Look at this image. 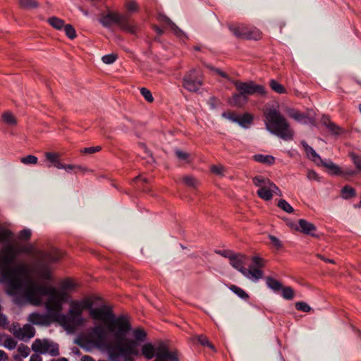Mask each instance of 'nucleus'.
Returning a JSON list of instances; mask_svg holds the SVG:
<instances>
[{
  "label": "nucleus",
  "instance_id": "obj_1",
  "mask_svg": "<svg viewBox=\"0 0 361 361\" xmlns=\"http://www.w3.org/2000/svg\"><path fill=\"white\" fill-rule=\"evenodd\" d=\"M49 296L46 307L49 313L56 320V314H61L62 304L66 301L67 295L65 292L58 293L55 288L45 285H40L32 281L24 291V295L16 299V304L18 305L30 303L39 305L42 302V296Z\"/></svg>",
  "mask_w": 361,
  "mask_h": 361
},
{
  "label": "nucleus",
  "instance_id": "obj_2",
  "mask_svg": "<svg viewBox=\"0 0 361 361\" xmlns=\"http://www.w3.org/2000/svg\"><path fill=\"white\" fill-rule=\"evenodd\" d=\"M129 329L121 337L114 336V346H110L111 349V357L112 360L119 357H127L131 355L137 356L140 354L138 346L147 339V333L142 328L133 329V338H127V335L131 330V325L128 321Z\"/></svg>",
  "mask_w": 361,
  "mask_h": 361
},
{
  "label": "nucleus",
  "instance_id": "obj_3",
  "mask_svg": "<svg viewBox=\"0 0 361 361\" xmlns=\"http://www.w3.org/2000/svg\"><path fill=\"white\" fill-rule=\"evenodd\" d=\"M90 316L94 320L104 322L107 331L113 336L120 338L129 329L128 318L125 315L116 317L111 309L106 305L91 309Z\"/></svg>",
  "mask_w": 361,
  "mask_h": 361
},
{
  "label": "nucleus",
  "instance_id": "obj_4",
  "mask_svg": "<svg viewBox=\"0 0 361 361\" xmlns=\"http://www.w3.org/2000/svg\"><path fill=\"white\" fill-rule=\"evenodd\" d=\"M266 128L271 134L284 140L293 137V130L286 118L275 107L267 108L264 111Z\"/></svg>",
  "mask_w": 361,
  "mask_h": 361
},
{
  "label": "nucleus",
  "instance_id": "obj_5",
  "mask_svg": "<svg viewBox=\"0 0 361 361\" xmlns=\"http://www.w3.org/2000/svg\"><path fill=\"white\" fill-rule=\"evenodd\" d=\"M13 233L9 229L0 226V243H5L2 252L0 253V283L4 282V276L6 271L11 269V265L15 262L20 254L18 248L11 243Z\"/></svg>",
  "mask_w": 361,
  "mask_h": 361
},
{
  "label": "nucleus",
  "instance_id": "obj_6",
  "mask_svg": "<svg viewBox=\"0 0 361 361\" xmlns=\"http://www.w3.org/2000/svg\"><path fill=\"white\" fill-rule=\"evenodd\" d=\"M27 273V267L23 264H20L13 267L4 274L2 283L6 284L5 291L8 295L13 297V301L15 304L16 299L23 296L24 291L29 286L30 281H27V286L25 288L22 279Z\"/></svg>",
  "mask_w": 361,
  "mask_h": 361
},
{
  "label": "nucleus",
  "instance_id": "obj_7",
  "mask_svg": "<svg viewBox=\"0 0 361 361\" xmlns=\"http://www.w3.org/2000/svg\"><path fill=\"white\" fill-rule=\"evenodd\" d=\"M99 21L106 28H110L115 24L125 32L131 34H135L136 32L135 25L131 23L127 15H122L117 12H108L106 14L102 15Z\"/></svg>",
  "mask_w": 361,
  "mask_h": 361
},
{
  "label": "nucleus",
  "instance_id": "obj_8",
  "mask_svg": "<svg viewBox=\"0 0 361 361\" xmlns=\"http://www.w3.org/2000/svg\"><path fill=\"white\" fill-rule=\"evenodd\" d=\"M106 333L105 329L102 325H97L89 330L87 337L77 343L84 348L87 345L94 346L97 348H106L111 355V349L110 346H114V344L106 343Z\"/></svg>",
  "mask_w": 361,
  "mask_h": 361
},
{
  "label": "nucleus",
  "instance_id": "obj_9",
  "mask_svg": "<svg viewBox=\"0 0 361 361\" xmlns=\"http://www.w3.org/2000/svg\"><path fill=\"white\" fill-rule=\"evenodd\" d=\"M141 351L142 355L147 360L156 357L155 360H157V356L161 352L166 354V357L162 358L161 361H179L176 352L170 351L168 345L164 342H160L156 347L151 343H147L142 346Z\"/></svg>",
  "mask_w": 361,
  "mask_h": 361
},
{
  "label": "nucleus",
  "instance_id": "obj_10",
  "mask_svg": "<svg viewBox=\"0 0 361 361\" xmlns=\"http://www.w3.org/2000/svg\"><path fill=\"white\" fill-rule=\"evenodd\" d=\"M62 257V252L56 249H53L49 252H42L37 265L39 276L44 279L50 280L51 276L49 264L59 262Z\"/></svg>",
  "mask_w": 361,
  "mask_h": 361
},
{
  "label": "nucleus",
  "instance_id": "obj_11",
  "mask_svg": "<svg viewBox=\"0 0 361 361\" xmlns=\"http://www.w3.org/2000/svg\"><path fill=\"white\" fill-rule=\"evenodd\" d=\"M32 350L39 354H49L52 357L59 355V344L47 338H37L32 343Z\"/></svg>",
  "mask_w": 361,
  "mask_h": 361
},
{
  "label": "nucleus",
  "instance_id": "obj_12",
  "mask_svg": "<svg viewBox=\"0 0 361 361\" xmlns=\"http://www.w3.org/2000/svg\"><path fill=\"white\" fill-rule=\"evenodd\" d=\"M182 85L190 92H197L203 85V78L195 68H191L185 73Z\"/></svg>",
  "mask_w": 361,
  "mask_h": 361
},
{
  "label": "nucleus",
  "instance_id": "obj_13",
  "mask_svg": "<svg viewBox=\"0 0 361 361\" xmlns=\"http://www.w3.org/2000/svg\"><path fill=\"white\" fill-rule=\"evenodd\" d=\"M228 29L237 38L258 40L262 37L259 30L249 27L244 25H228Z\"/></svg>",
  "mask_w": 361,
  "mask_h": 361
},
{
  "label": "nucleus",
  "instance_id": "obj_14",
  "mask_svg": "<svg viewBox=\"0 0 361 361\" xmlns=\"http://www.w3.org/2000/svg\"><path fill=\"white\" fill-rule=\"evenodd\" d=\"M231 82L235 85L238 92L247 99L250 95L255 93L260 95L266 94L264 87L262 85L255 84L253 81L244 82L240 80H232Z\"/></svg>",
  "mask_w": 361,
  "mask_h": 361
},
{
  "label": "nucleus",
  "instance_id": "obj_15",
  "mask_svg": "<svg viewBox=\"0 0 361 361\" xmlns=\"http://www.w3.org/2000/svg\"><path fill=\"white\" fill-rule=\"evenodd\" d=\"M56 322H59L66 329L73 330L76 327L83 324L84 319L82 316L74 314L73 313L68 312L65 314H56Z\"/></svg>",
  "mask_w": 361,
  "mask_h": 361
},
{
  "label": "nucleus",
  "instance_id": "obj_16",
  "mask_svg": "<svg viewBox=\"0 0 361 361\" xmlns=\"http://www.w3.org/2000/svg\"><path fill=\"white\" fill-rule=\"evenodd\" d=\"M17 327L18 330L13 331V335L20 340L27 341L35 335V329L30 324H25L23 328Z\"/></svg>",
  "mask_w": 361,
  "mask_h": 361
},
{
  "label": "nucleus",
  "instance_id": "obj_17",
  "mask_svg": "<svg viewBox=\"0 0 361 361\" xmlns=\"http://www.w3.org/2000/svg\"><path fill=\"white\" fill-rule=\"evenodd\" d=\"M53 317L51 315L47 314H39L32 312L28 317V321L35 325L49 326L51 323Z\"/></svg>",
  "mask_w": 361,
  "mask_h": 361
},
{
  "label": "nucleus",
  "instance_id": "obj_18",
  "mask_svg": "<svg viewBox=\"0 0 361 361\" xmlns=\"http://www.w3.org/2000/svg\"><path fill=\"white\" fill-rule=\"evenodd\" d=\"M158 20L166 25H168L173 32L175 35L179 38L187 37L184 32L180 30L171 19L164 14H159L158 16Z\"/></svg>",
  "mask_w": 361,
  "mask_h": 361
},
{
  "label": "nucleus",
  "instance_id": "obj_19",
  "mask_svg": "<svg viewBox=\"0 0 361 361\" xmlns=\"http://www.w3.org/2000/svg\"><path fill=\"white\" fill-rule=\"evenodd\" d=\"M243 275L253 281H257L263 277L264 273L261 269L250 266L249 269L243 270Z\"/></svg>",
  "mask_w": 361,
  "mask_h": 361
},
{
  "label": "nucleus",
  "instance_id": "obj_20",
  "mask_svg": "<svg viewBox=\"0 0 361 361\" xmlns=\"http://www.w3.org/2000/svg\"><path fill=\"white\" fill-rule=\"evenodd\" d=\"M297 230L304 234L315 236L313 232L317 230V228L313 224L306 221L305 219H300L298 221V227L297 228Z\"/></svg>",
  "mask_w": 361,
  "mask_h": 361
},
{
  "label": "nucleus",
  "instance_id": "obj_21",
  "mask_svg": "<svg viewBox=\"0 0 361 361\" xmlns=\"http://www.w3.org/2000/svg\"><path fill=\"white\" fill-rule=\"evenodd\" d=\"M245 258V256L243 255L234 254L230 259V264L243 274V270L246 269V268L244 267Z\"/></svg>",
  "mask_w": 361,
  "mask_h": 361
},
{
  "label": "nucleus",
  "instance_id": "obj_22",
  "mask_svg": "<svg viewBox=\"0 0 361 361\" xmlns=\"http://www.w3.org/2000/svg\"><path fill=\"white\" fill-rule=\"evenodd\" d=\"M44 156L46 159L51 164L48 165V167H51L53 165L57 169H62L63 164L60 161V154L59 153L48 152L45 153Z\"/></svg>",
  "mask_w": 361,
  "mask_h": 361
},
{
  "label": "nucleus",
  "instance_id": "obj_23",
  "mask_svg": "<svg viewBox=\"0 0 361 361\" xmlns=\"http://www.w3.org/2000/svg\"><path fill=\"white\" fill-rule=\"evenodd\" d=\"M248 101V99L240 93H234L229 99L228 102L231 106L238 108L243 107Z\"/></svg>",
  "mask_w": 361,
  "mask_h": 361
},
{
  "label": "nucleus",
  "instance_id": "obj_24",
  "mask_svg": "<svg viewBox=\"0 0 361 361\" xmlns=\"http://www.w3.org/2000/svg\"><path fill=\"white\" fill-rule=\"evenodd\" d=\"M301 145H302L307 156L311 159L314 162L319 164V161H322V158L319 157V155L314 151V149L308 145V144L305 141L302 140L301 142Z\"/></svg>",
  "mask_w": 361,
  "mask_h": 361
},
{
  "label": "nucleus",
  "instance_id": "obj_25",
  "mask_svg": "<svg viewBox=\"0 0 361 361\" xmlns=\"http://www.w3.org/2000/svg\"><path fill=\"white\" fill-rule=\"evenodd\" d=\"M321 164L323 166H324L326 169L329 170V173L331 175H337L340 176L343 174V171L341 169V168L333 163L331 161H319V164Z\"/></svg>",
  "mask_w": 361,
  "mask_h": 361
},
{
  "label": "nucleus",
  "instance_id": "obj_26",
  "mask_svg": "<svg viewBox=\"0 0 361 361\" xmlns=\"http://www.w3.org/2000/svg\"><path fill=\"white\" fill-rule=\"evenodd\" d=\"M271 185H267V187L259 188L257 195L265 201L271 200L273 198V190Z\"/></svg>",
  "mask_w": 361,
  "mask_h": 361
},
{
  "label": "nucleus",
  "instance_id": "obj_27",
  "mask_svg": "<svg viewBox=\"0 0 361 361\" xmlns=\"http://www.w3.org/2000/svg\"><path fill=\"white\" fill-rule=\"evenodd\" d=\"M253 184L258 187L259 188H263L267 187V185H272L274 182H272L270 179L263 177L262 176H256L252 178Z\"/></svg>",
  "mask_w": 361,
  "mask_h": 361
},
{
  "label": "nucleus",
  "instance_id": "obj_28",
  "mask_svg": "<svg viewBox=\"0 0 361 361\" xmlns=\"http://www.w3.org/2000/svg\"><path fill=\"white\" fill-rule=\"evenodd\" d=\"M266 283L268 288L275 293L279 292L283 288V285L279 281L271 276L267 277Z\"/></svg>",
  "mask_w": 361,
  "mask_h": 361
},
{
  "label": "nucleus",
  "instance_id": "obj_29",
  "mask_svg": "<svg viewBox=\"0 0 361 361\" xmlns=\"http://www.w3.org/2000/svg\"><path fill=\"white\" fill-rule=\"evenodd\" d=\"M253 159L257 162L265 164L267 165H272L275 161V158L273 156L264 155L261 154L254 155Z\"/></svg>",
  "mask_w": 361,
  "mask_h": 361
},
{
  "label": "nucleus",
  "instance_id": "obj_30",
  "mask_svg": "<svg viewBox=\"0 0 361 361\" xmlns=\"http://www.w3.org/2000/svg\"><path fill=\"white\" fill-rule=\"evenodd\" d=\"M3 122L10 126H15L17 125L18 121L15 116L11 111H6L1 116Z\"/></svg>",
  "mask_w": 361,
  "mask_h": 361
},
{
  "label": "nucleus",
  "instance_id": "obj_31",
  "mask_svg": "<svg viewBox=\"0 0 361 361\" xmlns=\"http://www.w3.org/2000/svg\"><path fill=\"white\" fill-rule=\"evenodd\" d=\"M324 125L328 128V130L334 135H338L341 132V128L336 123L330 121L329 118H324L323 120Z\"/></svg>",
  "mask_w": 361,
  "mask_h": 361
},
{
  "label": "nucleus",
  "instance_id": "obj_32",
  "mask_svg": "<svg viewBox=\"0 0 361 361\" xmlns=\"http://www.w3.org/2000/svg\"><path fill=\"white\" fill-rule=\"evenodd\" d=\"M252 120V116L250 114L246 113L243 116H238V121L237 122V123L243 128H247L248 125L251 124Z\"/></svg>",
  "mask_w": 361,
  "mask_h": 361
},
{
  "label": "nucleus",
  "instance_id": "obj_33",
  "mask_svg": "<svg viewBox=\"0 0 361 361\" xmlns=\"http://www.w3.org/2000/svg\"><path fill=\"white\" fill-rule=\"evenodd\" d=\"M48 23L55 29L61 30L65 26L64 21L57 17H51L47 20Z\"/></svg>",
  "mask_w": 361,
  "mask_h": 361
},
{
  "label": "nucleus",
  "instance_id": "obj_34",
  "mask_svg": "<svg viewBox=\"0 0 361 361\" xmlns=\"http://www.w3.org/2000/svg\"><path fill=\"white\" fill-rule=\"evenodd\" d=\"M287 114L290 118L295 119L297 121H302L307 118L305 114L300 113L293 109H288Z\"/></svg>",
  "mask_w": 361,
  "mask_h": 361
},
{
  "label": "nucleus",
  "instance_id": "obj_35",
  "mask_svg": "<svg viewBox=\"0 0 361 361\" xmlns=\"http://www.w3.org/2000/svg\"><path fill=\"white\" fill-rule=\"evenodd\" d=\"M229 289L233 292L235 294H236L239 298L241 299H243L245 300H247L249 299L248 294L242 288L240 287L235 286V285H231L229 287Z\"/></svg>",
  "mask_w": 361,
  "mask_h": 361
},
{
  "label": "nucleus",
  "instance_id": "obj_36",
  "mask_svg": "<svg viewBox=\"0 0 361 361\" xmlns=\"http://www.w3.org/2000/svg\"><path fill=\"white\" fill-rule=\"evenodd\" d=\"M281 296L286 300H293L295 295L293 289L290 286H283L280 290Z\"/></svg>",
  "mask_w": 361,
  "mask_h": 361
},
{
  "label": "nucleus",
  "instance_id": "obj_37",
  "mask_svg": "<svg viewBox=\"0 0 361 361\" xmlns=\"http://www.w3.org/2000/svg\"><path fill=\"white\" fill-rule=\"evenodd\" d=\"M71 308L69 310L70 313H73L74 314H77L78 316H82V309L79 303V300H73L71 301Z\"/></svg>",
  "mask_w": 361,
  "mask_h": 361
},
{
  "label": "nucleus",
  "instance_id": "obj_38",
  "mask_svg": "<svg viewBox=\"0 0 361 361\" xmlns=\"http://www.w3.org/2000/svg\"><path fill=\"white\" fill-rule=\"evenodd\" d=\"M269 85L271 88L279 94H284L286 92V88L281 85L279 82H278L276 80L272 79L269 81Z\"/></svg>",
  "mask_w": 361,
  "mask_h": 361
},
{
  "label": "nucleus",
  "instance_id": "obj_39",
  "mask_svg": "<svg viewBox=\"0 0 361 361\" xmlns=\"http://www.w3.org/2000/svg\"><path fill=\"white\" fill-rule=\"evenodd\" d=\"M197 341L203 346H207L214 351H216L214 345L209 342L208 338L204 335H198L196 336Z\"/></svg>",
  "mask_w": 361,
  "mask_h": 361
},
{
  "label": "nucleus",
  "instance_id": "obj_40",
  "mask_svg": "<svg viewBox=\"0 0 361 361\" xmlns=\"http://www.w3.org/2000/svg\"><path fill=\"white\" fill-rule=\"evenodd\" d=\"M341 194L344 199H349L355 196V190L352 187L345 185L342 188Z\"/></svg>",
  "mask_w": 361,
  "mask_h": 361
},
{
  "label": "nucleus",
  "instance_id": "obj_41",
  "mask_svg": "<svg viewBox=\"0 0 361 361\" xmlns=\"http://www.w3.org/2000/svg\"><path fill=\"white\" fill-rule=\"evenodd\" d=\"M19 4L23 8H35L39 6L38 2L35 0H20Z\"/></svg>",
  "mask_w": 361,
  "mask_h": 361
},
{
  "label": "nucleus",
  "instance_id": "obj_42",
  "mask_svg": "<svg viewBox=\"0 0 361 361\" xmlns=\"http://www.w3.org/2000/svg\"><path fill=\"white\" fill-rule=\"evenodd\" d=\"M277 206L288 214H291L294 212L292 206L285 200H280L278 202Z\"/></svg>",
  "mask_w": 361,
  "mask_h": 361
},
{
  "label": "nucleus",
  "instance_id": "obj_43",
  "mask_svg": "<svg viewBox=\"0 0 361 361\" xmlns=\"http://www.w3.org/2000/svg\"><path fill=\"white\" fill-rule=\"evenodd\" d=\"M20 162L25 164V165H30V164H37L38 159L36 156L34 155H27L24 157L20 158Z\"/></svg>",
  "mask_w": 361,
  "mask_h": 361
},
{
  "label": "nucleus",
  "instance_id": "obj_44",
  "mask_svg": "<svg viewBox=\"0 0 361 361\" xmlns=\"http://www.w3.org/2000/svg\"><path fill=\"white\" fill-rule=\"evenodd\" d=\"M64 31L67 37L71 39L76 37V32L75 28L70 24H66L64 26Z\"/></svg>",
  "mask_w": 361,
  "mask_h": 361
},
{
  "label": "nucleus",
  "instance_id": "obj_45",
  "mask_svg": "<svg viewBox=\"0 0 361 361\" xmlns=\"http://www.w3.org/2000/svg\"><path fill=\"white\" fill-rule=\"evenodd\" d=\"M183 183L189 187L195 188L197 185V180L193 176H185L183 178Z\"/></svg>",
  "mask_w": 361,
  "mask_h": 361
},
{
  "label": "nucleus",
  "instance_id": "obj_46",
  "mask_svg": "<svg viewBox=\"0 0 361 361\" xmlns=\"http://www.w3.org/2000/svg\"><path fill=\"white\" fill-rule=\"evenodd\" d=\"M252 262L253 263L252 266H254L255 268H258L260 269L265 266L264 259L258 256H254L252 258Z\"/></svg>",
  "mask_w": 361,
  "mask_h": 361
},
{
  "label": "nucleus",
  "instance_id": "obj_47",
  "mask_svg": "<svg viewBox=\"0 0 361 361\" xmlns=\"http://www.w3.org/2000/svg\"><path fill=\"white\" fill-rule=\"evenodd\" d=\"M4 347L8 348V350H13L16 348L17 345V342L11 336H7L6 339L4 341Z\"/></svg>",
  "mask_w": 361,
  "mask_h": 361
},
{
  "label": "nucleus",
  "instance_id": "obj_48",
  "mask_svg": "<svg viewBox=\"0 0 361 361\" xmlns=\"http://www.w3.org/2000/svg\"><path fill=\"white\" fill-rule=\"evenodd\" d=\"M222 116L225 118H227V119L231 121L232 122L237 123L238 121L239 115L235 114L233 111H227V112H224L222 114Z\"/></svg>",
  "mask_w": 361,
  "mask_h": 361
},
{
  "label": "nucleus",
  "instance_id": "obj_49",
  "mask_svg": "<svg viewBox=\"0 0 361 361\" xmlns=\"http://www.w3.org/2000/svg\"><path fill=\"white\" fill-rule=\"evenodd\" d=\"M18 352L21 357H27L30 353V349L28 346L20 344L18 348Z\"/></svg>",
  "mask_w": 361,
  "mask_h": 361
},
{
  "label": "nucleus",
  "instance_id": "obj_50",
  "mask_svg": "<svg viewBox=\"0 0 361 361\" xmlns=\"http://www.w3.org/2000/svg\"><path fill=\"white\" fill-rule=\"evenodd\" d=\"M175 154H176V157L180 160L185 161L187 162H190V154H188V153H187L185 152L181 151L180 149H176Z\"/></svg>",
  "mask_w": 361,
  "mask_h": 361
},
{
  "label": "nucleus",
  "instance_id": "obj_51",
  "mask_svg": "<svg viewBox=\"0 0 361 361\" xmlns=\"http://www.w3.org/2000/svg\"><path fill=\"white\" fill-rule=\"evenodd\" d=\"M140 93L148 102H152L154 101L152 94L148 89L142 87L140 89Z\"/></svg>",
  "mask_w": 361,
  "mask_h": 361
},
{
  "label": "nucleus",
  "instance_id": "obj_52",
  "mask_svg": "<svg viewBox=\"0 0 361 361\" xmlns=\"http://www.w3.org/2000/svg\"><path fill=\"white\" fill-rule=\"evenodd\" d=\"M79 303L83 310H88L89 312L91 311V309H94L92 307L93 302L90 299H85L82 300H79Z\"/></svg>",
  "mask_w": 361,
  "mask_h": 361
},
{
  "label": "nucleus",
  "instance_id": "obj_53",
  "mask_svg": "<svg viewBox=\"0 0 361 361\" xmlns=\"http://www.w3.org/2000/svg\"><path fill=\"white\" fill-rule=\"evenodd\" d=\"M295 308L299 311L308 312L311 310V307L305 302H298L295 303Z\"/></svg>",
  "mask_w": 361,
  "mask_h": 361
},
{
  "label": "nucleus",
  "instance_id": "obj_54",
  "mask_svg": "<svg viewBox=\"0 0 361 361\" xmlns=\"http://www.w3.org/2000/svg\"><path fill=\"white\" fill-rule=\"evenodd\" d=\"M117 59V55L115 54H106L102 56V60L106 64L113 63Z\"/></svg>",
  "mask_w": 361,
  "mask_h": 361
},
{
  "label": "nucleus",
  "instance_id": "obj_55",
  "mask_svg": "<svg viewBox=\"0 0 361 361\" xmlns=\"http://www.w3.org/2000/svg\"><path fill=\"white\" fill-rule=\"evenodd\" d=\"M31 237V231L27 228L22 230L18 235V238L21 240H26L30 239Z\"/></svg>",
  "mask_w": 361,
  "mask_h": 361
},
{
  "label": "nucleus",
  "instance_id": "obj_56",
  "mask_svg": "<svg viewBox=\"0 0 361 361\" xmlns=\"http://www.w3.org/2000/svg\"><path fill=\"white\" fill-rule=\"evenodd\" d=\"M269 238L271 240V243L272 245L275 248H276L277 250H279V249H281L282 247V246H283L282 243L276 236L269 235Z\"/></svg>",
  "mask_w": 361,
  "mask_h": 361
},
{
  "label": "nucleus",
  "instance_id": "obj_57",
  "mask_svg": "<svg viewBox=\"0 0 361 361\" xmlns=\"http://www.w3.org/2000/svg\"><path fill=\"white\" fill-rule=\"evenodd\" d=\"M63 169H65L66 171H70L71 170H73V169H77L82 172H85V171H87V169H85V168H83L82 166H75V165H72V164H63V167H62Z\"/></svg>",
  "mask_w": 361,
  "mask_h": 361
},
{
  "label": "nucleus",
  "instance_id": "obj_58",
  "mask_svg": "<svg viewBox=\"0 0 361 361\" xmlns=\"http://www.w3.org/2000/svg\"><path fill=\"white\" fill-rule=\"evenodd\" d=\"M102 149V147L100 146H96V147H85L81 149V152L84 154H94L95 152H99Z\"/></svg>",
  "mask_w": 361,
  "mask_h": 361
},
{
  "label": "nucleus",
  "instance_id": "obj_59",
  "mask_svg": "<svg viewBox=\"0 0 361 361\" xmlns=\"http://www.w3.org/2000/svg\"><path fill=\"white\" fill-rule=\"evenodd\" d=\"M126 7L129 12H136L138 11V6L134 1L126 2Z\"/></svg>",
  "mask_w": 361,
  "mask_h": 361
},
{
  "label": "nucleus",
  "instance_id": "obj_60",
  "mask_svg": "<svg viewBox=\"0 0 361 361\" xmlns=\"http://www.w3.org/2000/svg\"><path fill=\"white\" fill-rule=\"evenodd\" d=\"M307 177L310 180L320 181V178L318 174L313 170H309L307 173Z\"/></svg>",
  "mask_w": 361,
  "mask_h": 361
},
{
  "label": "nucleus",
  "instance_id": "obj_61",
  "mask_svg": "<svg viewBox=\"0 0 361 361\" xmlns=\"http://www.w3.org/2000/svg\"><path fill=\"white\" fill-rule=\"evenodd\" d=\"M351 157L356 168L361 171V157L353 154Z\"/></svg>",
  "mask_w": 361,
  "mask_h": 361
},
{
  "label": "nucleus",
  "instance_id": "obj_62",
  "mask_svg": "<svg viewBox=\"0 0 361 361\" xmlns=\"http://www.w3.org/2000/svg\"><path fill=\"white\" fill-rule=\"evenodd\" d=\"M216 252L224 257L228 258L229 260L232 258L234 253H233L231 250H218Z\"/></svg>",
  "mask_w": 361,
  "mask_h": 361
},
{
  "label": "nucleus",
  "instance_id": "obj_63",
  "mask_svg": "<svg viewBox=\"0 0 361 361\" xmlns=\"http://www.w3.org/2000/svg\"><path fill=\"white\" fill-rule=\"evenodd\" d=\"M211 170L214 173H216L217 175H221L223 171V167L213 165L211 167Z\"/></svg>",
  "mask_w": 361,
  "mask_h": 361
},
{
  "label": "nucleus",
  "instance_id": "obj_64",
  "mask_svg": "<svg viewBox=\"0 0 361 361\" xmlns=\"http://www.w3.org/2000/svg\"><path fill=\"white\" fill-rule=\"evenodd\" d=\"M74 287L73 282L68 279L65 280L63 282V288L64 289H71Z\"/></svg>",
  "mask_w": 361,
  "mask_h": 361
}]
</instances>
